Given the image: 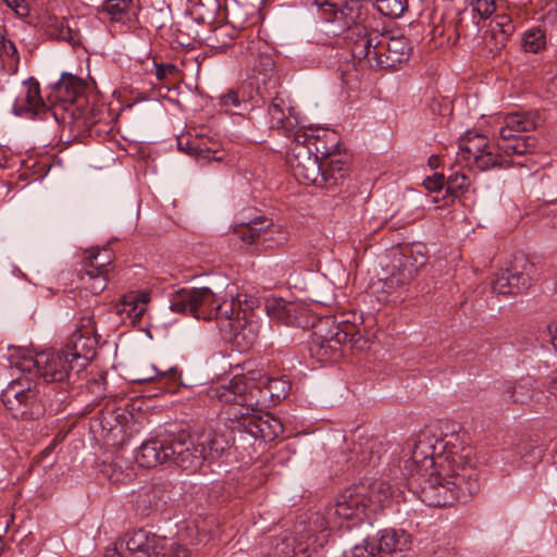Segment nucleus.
Segmentation results:
<instances>
[{"instance_id": "6e6d98bb", "label": "nucleus", "mask_w": 557, "mask_h": 557, "mask_svg": "<svg viewBox=\"0 0 557 557\" xmlns=\"http://www.w3.org/2000/svg\"><path fill=\"white\" fill-rule=\"evenodd\" d=\"M535 451H537V456L531 461V463H534V462H536L537 459H540L542 449H540L531 444H525L519 448L518 453L521 455L522 458H525L529 453H535Z\"/></svg>"}, {"instance_id": "f704fd0d", "label": "nucleus", "mask_w": 557, "mask_h": 557, "mask_svg": "<svg viewBox=\"0 0 557 557\" xmlns=\"http://www.w3.org/2000/svg\"><path fill=\"white\" fill-rule=\"evenodd\" d=\"M147 296L141 295H125L115 306L119 314L126 313L128 317H140L146 310Z\"/></svg>"}, {"instance_id": "a211bd4d", "label": "nucleus", "mask_w": 557, "mask_h": 557, "mask_svg": "<svg viewBox=\"0 0 557 557\" xmlns=\"http://www.w3.org/2000/svg\"><path fill=\"white\" fill-rule=\"evenodd\" d=\"M539 125V115L533 112H512L503 117L498 129L499 140L497 143H515L521 138L522 133L535 129Z\"/></svg>"}, {"instance_id": "7ed1b4c3", "label": "nucleus", "mask_w": 557, "mask_h": 557, "mask_svg": "<svg viewBox=\"0 0 557 557\" xmlns=\"http://www.w3.org/2000/svg\"><path fill=\"white\" fill-rule=\"evenodd\" d=\"M170 309L196 319L215 320L223 336L244 348L258 339L259 325L252 315L248 317L233 300L219 301L209 287L178 289L170 298Z\"/></svg>"}, {"instance_id": "9b49d317", "label": "nucleus", "mask_w": 557, "mask_h": 557, "mask_svg": "<svg viewBox=\"0 0 557 557\" xmlns=\"http://www.w3.org/2000/svg\"><path fill=\"white\" fill-rule=\"evenodd\" d=\"M126 548L133 557H189L188 549L180 543L143 529L126 535Z\"/></svg>"}, {"instance_id": "79ce46f5", "label": "nucleus", "mask_w": 557, "mask_h": 557, "mask_svg": "<svg viewBox=\"0 0 557 557\" xmlns=\"http://www.w3.org/2000/svg\"><path fill=\"white\" fill-rule=\"evenodd\" d=\"M375 8L383 15L399 17L407 9V0H375Z\"/></svg>"}, {"instance_id": "ea45409f", "label": "nucleus", "mask_w": 557, "mask_h": 557, "mask_svg": "<svg viewBox=\"0 0 557 557\" xmlns=\"http://www.w3.org/2000/svg\"><path fill=\"white\" fill-rule=\"evenodd\" d=\"M545 34L541 28L528 29L522 37V48L527 52L537 53L545 48Z\"/></svg>"}, {"instance_id": "49530a36", "label": "nucleus", "mask_w": 557, "mask_h": 557, "mask_svg": "<svg viewBox=\"0 0 557 557\" xmlns=\"http://www.w3.org/2000/svg\"><path fill=\"white\" fill-rule=\"evenodd\" d=\"M471 7L470 11L482 20L488 18L496 9L494 0H471Z\"/></svg>"}, {"instance_id": "423d86ee", "label": "nucleus", "mask_w": 557, "mask_h": 557, "mask_svg": "<svg viewBox=\"0 0 557 557\" xmlns=\"http://www.w3.org/2000/svg\"><path fill=\"white\" fill-rule=\"evenodd\" d=\"M368 491L366 482L348 486L336 496L334 503L325 506L323 511L310 516V525L313 524L318 530L314 545L324 546L330 531L343 528L345 522L358 524L367 518L370 511Z\"/></svg>"}, {"instance_id": "e2e57ef3", "label": "nucleus", "mask_w": 557, "mask_h": 557, "mask_svg": "<svg viewBox=\"0 0 557 557\" xmlns=\"http://www.w3.org/2000/svg\"><path fill=\"white\" fill-rule=\"evenodd\" d=\"M152 370L154 374H150V372H147V375L139 377L138 381H152L156 377L160 376V374H158L159 371L154 367L152 368Z\"/></svg>"}, {"instance_id": "f257e3e1", "label": "nucleus", "mask_w": 557, "mask_h": 557, "mask_svg": "<svg viewBox=\"0 0 557 557\" xmlns=\"http://www.w3.org/2000/svg\"><path fill=\"white\" fill-rule=\"evenodd\" d=\"M327 34L347 33L352 57L361 69L396 70L409 60L411 46L405 36H389L367 25L357 24L361 4L358 0H314Z\"/></svg>"}, {"instance_id": "9d476101", "label": "nucleus", "mask_w": 557, "mask_h": 557, "mask_svg": "<svg viewBox=\"0 0 557 557\" xmlns=\"http://www.w3.org/2000/svg\"><path fill=\"white\" fill-rule=\"evenodd\" d=\"M23 372L35 373L47 383H73L81 373L73 360L63 351H42L24 356L16 364Z\"/></svg>"}, {"instance_id": "de8ad7c7", "label": "nucleus", "mask_w": 557, "mask_h": 557, "mask_svg": "<svg viewBox=\"0 0 557 557\" xmlns=\"http://www.w3.org/2000/svg\"><path fill=\"white\" fill-rule=\"evenodd\" d=\"M154 506H157L154 494H151L150 492L140 494L136 500L137 510L144 516H148Z\"/></svg>"}, {"instance_id": "1a4fd4ad", "label": "nucleus", "mask_w": 557, "mask_h": 557, "mask_svg": "<svg viewBox=\"0 0 557 557\" xmlns=\"http://www.w3.org/2000/svg\"><path fill=\"white\" fill-rule=\"evenodd\" d=\"M366 344L367 341L359 334L357 326L343 320L333 322L329 329H324L323 323L319 324L313 333L310 349L320 361L334 362L341 358L344 346L362 349Z\"/></svg>"}, {"instance_id": "f3484780", "label": "nucleus", "mask_w": 557, "mask_h": 557, "mask_svg": "<svg viewBox=\"0 0 557 557\" xmlns=\"http://www.w3.org/2000/svg\"><path fill=\"white\" fill-rule=\"evenodd\" d=\"M86 329L75 330L63 351L69 356L75 363V368H79L81 371L85 369L88 362L95 356L96 339L94 335V327L85 325Z\"/></svg>"}, {"instance_id": "69168bd1", "label": "nucleus", "mask_w": 557, "mask_h": 557, "mask_svg": "<svg viewBox=\"0 0 557 557\" xmlns=\"http://www.w3.org/2000/svg\"><path fill=\"white\" fill-rule=\"evenodd\" d=\"M437 158L435 156H432L430 159H429V164L431 166H436L437 165Z\"/></svg>"}, {"instance_id": "c9c22d12", "label": "nucleus", "mask_w": 557, "mask_h": 557, "mask_svg": "<svg viewBox=\"0 0 557 557\" xmlns=\"http://www.w3.org/2000/svg\"><path fill=\"white\" fill-rule=\"evenodd\" d=\"M288 239V234L278 225L262 224V231L260 233V244L265 249H272L281 246Z\"/></svg>"}, {"instance_id": "2eb2a0df", "label": "nucleus", "mask_w": 557, "mask_h": 557, "mask_svg": "<svg viewBox=\"0 0 557 557\" xmlns=\"http://www.w3.org/2000/svg\"><path fill=\"white\" fill-rule=\"evenodd\" d=\"M265 311L271 320L296 327H313L314 319L305 304L271 297L265 300Z\"/></svg>"}, {"instance_id": "5701e85b", "label": "nucleus", "mask_w": 557, "mask_h": 557, "mask_svg": "<svg viewBox=\"0 0 557 557\" xmlns=\"http://www.w3.org/2000/svg\"><path fill=\"white\" fill-rule=\"evenodd\" d=\"M412 281V272H403L399 269L392 268L388 276L377 282L379 299L383 301L397 302L403 299L407 286Z\"/></svg>"}, {"instance_id": "2f4dec72", "label": "nucleus", "mask_w": 557, "mask_h": 557, "mask_svg": "<svg viewBox=\"0 0 557 557\" xmlns=\"http://www.w3.org/2000/svg\"><path fill=\"white\" fill-rule=\"evenodd\" d=\"M451 23L457 37H470L479 32V21L468 9L458 11Z\"/></svg>"}, {"instance_id": "e433bc0d", "label": "nucleus", "mask_w": 557, "mask_h": 557, "mask_svg": "<svg viewBox=\"0 0 557 557\" xmlns=\"http://www.w3.org/2000/svg\"><path fill=\"white\" fill-rule=\"evenodd\" d=\"M265 220H252L248 223H242L234 228V234L245 245H257L260 244V233L262 231V224Z\"/></svg>"}, {"instance_id": "ddd939ff", "label": "nucleus", "mask_w": 557, "mask_h": 557, "mask_svg": "<svg viewBox=\"0 0 557 557\" xmlns=\"http://www.w3.org/2000/svg\"><path fill=\"white\" fill-rule=\"evenodd\" d=\"M288 164L295 178L306 185L324 186L322 163L311 149L296 139L290 148Z\"/></svg>"}, {"instance_id": "7c9ffc66", "label": "nucleus", "mask_w": 557, "mask_h": 557, "mask_svg": "<svg viewBox=\"0 0 557 557\" xmlns=\"http://www.w3.org/2000/svg\"><path fill=\"white\" fill-rule=\"evenodd\" d=\"M504 393L513 403L527 404L535 398L534 381L532 379H522L513 384H508Z\"/></svg>"}, {"instance_id": "a19ab883", "label": "nucleus", "mask_w": 557, "mask_h": 557, "mask_svg": "<svg viewBox=\"0 0 557 557\" xmlns=\"http://www.w3.org/2000/svg\"><path fill=\"white\" fill-rule=\"evenodd\" d=\"M447 193L454 197H458L468 190L470 186V177L463 172H456L448 176Z\"/></svg>"}, {"instance_id": "5fc2aeb1", "label": "nucleus", "mask_w": 557, "mask_h": 557, "mask_svg": "<svg viewBox=\"0 0 557 557\" xmlns=\"http://www.w3.org/2000/svg\"><path fill=\"white\" fill-rule=\"evenodd\" d=\"M4 2L17 15L25 16L28 14V7L25 0H4Z\"/></svg>"}, {"instance_id": "72a5a7b5", "label": "nucleus", "mask_w": 557, "mask_h": 557, "mask_svg": "<svg viewBox=\"0 0 557 557\" xmlns=\"http://www.w3.org/2000/svg\"><path fill=\"white\" fill-rule=\"evenodd\" d=\"M112 251L107 248L102 249H90L86 251L85 257V268L84 269H94L95 272H104V274L109 273V268L112 263Z\"/></svg>"}, {"instance_id": "6e6552de", "label": "nucleus", "mask_w": 557, "mask_h": 557, "mask_svg": "<svg viewBox=\"0 0 557 557\" xmlns=\"http://www.w3.org/2000/svg\"><path fill=\"white\" fill-rule=\"evenodd\" d=\"M226 406L225 419L230 422V429L239 433H246L255 440L263 442L274 441L282 432L283 424L270 412L263 411V406L239 404H222Z\"/></svg>"}, {"instance_id": "c03bdc74", "label": "nucleus", "mask_w": 557, "mask_h": 557, "mask_svg": "<svg viewBox=\"0 0 557 557\" xmlns=\"http://www.w3.org/2000/svg\"><path fill=\"white\" fill-rule=\"evenodd\" d=\"M129 9L127 0H107L103 10L108 13L112 21L120 22L124 18Z\"/></svg>"}, {"instance_id": "aec40b11", "label": "nucleus", "mask_w": 557, "mask_h": 557, "mask_svg": "<svg viewBox=\"0 0 557 557\" xmlns=\"http://www.w3.org/2000/svg\"><path fill=\"white\" fill-rule=\"evenodd\" d=\"M44 108L39 83L34 78L23 82L22 89L13 104V113L17 116L34 117Z\"/></svg>"}, {"instance_id": "680f3d73", "label": "nucleus", "mask_w": 557, "mask_h": 557, "mask_svg": "<svg viewBox=\"0 0 557 557\" xmlns=\"http://www.w3.org/2000/svg\"><path fill=\"white\" fill-rule=\"evenodd\" d=\"M84 325H87V326H92L95 329V325H94V322H92V318L91 317H84L81 319V322H79V326L77 327V330H82L83 332L85 331L86 326Z\"/></svg>"}, {"instance_id": "f8f14e48", "label": "nucleus", "mask_w": 557, "mask_h": 557, "mask_svg": "<svg viewBox=\"0 0 557 557\" xmlns=\"http://www.w3.org/2000/svg\"><path fill=\"white\" fill-rule=\"evenodd\" d=\"M535 267L524 256L516 257L510 267L502 269L492 282V289L499 295H516L528 289Z\"/></svg>"}, {"instance_id": "4be33fe9", "label": "nucleus", "mask_w": 557, "mask_h": 557, "mask_svg": "<svg viewBox=\"0 0 557 557\" xmlns=\"http://www.w3.org/2000/svg\"><path fill=\"white\" fill-rule=\"evenodd\" d=\"M411 545V536L405 530L385 529L380 532L375 552L383 557H405Z\"/></svg>"}, {"instance_id": "774afa93", "label": "nucleus", "mask_w": 557, "mask_h": 557, "mask_svg": "<svg viewBox=\"0 0 557 557\" xmlns=\"http://www.w3.org/2000/svg\"><path fill=\"white\" fill-rule=\"evenodd\" d=\"M367 445H368V447L372 450V449H373V447H374V442H373V441L368 442V443H367Z\"/></svg>"}, {"instance_id": "052dcab7", "label": "nucleus", "mask_w": 557, "mask_h": 557, "mask_svg": "<svg viewBox=\"0 0 557 557\" xmlns=\"http://www.w3.org/2000/svg\"><path fill=\"white\" fill-rule=\"evenodd\" d=\"M547 389L552 395L557 397V373L550 379Z\"/></svg>"}, {"instance_id": "4d7b16f0", "label": "nucleus", "mask_w": 557, "mask_h": 557, "mask_svg": "<svg viewBox=\"0 0 557 557\" xmlns=\"http://www.w3.org/2000/svg\"><path fill=\"white\" fill-rule=\"evenodd\" d=\"M312 301L318 304V305H322V306H325V307H331L335 299H334V296L333 294H329V295H325V296H317L314 298H312Z\"/></svg>"}, {"instance_id": "bf43d9fd", "label": "nucleus", "mask_w": 557, "mask_h": 557, "mask_svg": "<svg viewBox=\"0 0 557 557\" xmlns=\"http://www.w3.org/2000/svg\"><path fill=\"white\" fill-rule=\"evenodd\" d=\"M161 377L169 380L170 382H175L178 379V372L175 368H170L168 371L158 372Z\"/></svg>"}, {"instance_id": "a18cd8bd", "label": "nucleus", "mask_w": 557, "mask_h": 557, "mask_svg": "<svg viewBox=\"0 0 557 557\" xmlns=\"http://www.w3.org/2000/svg\"><path fill=\"white\" fill-rule=\"evenodd\" d=\"M488 27L487 32L502 34L505 35V37H510L515 29L510 17L506 14L496 15V17L490 22Z\"/></svg>"}, {"instance_id": "dca6fc26", "label": "nucleus", "mask_w": 557, "mask_h": 557, "mask_svg": "<svg viewBox=\"0 0 557 557\" xmlns=\"http://www.w3.org/2000/svg\"><path fill=\"white\" fill-rule=\"evenodd\" d=\"M172 433L159 434L145 441L136 451L135 459L143 468H154L171 462Z\"/></svg>"}, {"instance_id": "09e8293b", "label": "nucleus", "mask_w": 557, "mask_h": 557, "mask_svg": "<svg viewBox=\"0 0 557 557\" xmlns=\"http://www.w3.org/2000/svg\"><path fill=\"white\" fill-rule=\"evenodd\" d=\"M344 557H376L375 546L368 542L366 545H355Z\"/></svg>"}, {"instance_id": "393cba45", "label": "nucleus", "mask_w": 557, "mask_h": 557, "mask_svg": "<svg viewBox=\"0 0 557 557\" xmlns=\"http://www.w3.org/2000/svg\"><path fill=\"white\" fill-rule=\"evenodd\" d=\"M457 161L469 168H476L481 171H486L497 166H504L507 162L506 158H503L500 153L487 152L483 154H476L467 144L460 138L458 143Z\"/></svg>"}, {"instance_id": "0e129e2a", "label": "nucleus", "mask_w": 557, "mask_h": 557, "mask_svg": "<svg viewBox=\"0 0 557 557\" xmlns=\"http://www.w3.org/2000/svg\"><path fill=\"white\" fill-rule=\"evenodd\" d=\"M456 556V553H445L444 550H441L440 552V555L438 557H455Z\"/></svg>"}, {"instance_id": "603ef678", "label": "nucleus", "mask_w": 557, "mask_h": 557, "mask_svg": "<svg viewBox=\"0 0 557 557\" xmlns=\"http://www.w3.org/2000/svg\"><path fill=\"white\" fill-rule=\"evenodd\" d=\"M445 178L442 174H434L423 181L424 187L430 191H438L443 188Z\"/></svg>"}, {"instance_id": "4468645a", "label": "nucleus", "mask_w": 557, "mask_h": 557, "mask_svg": "<svg viewBox=\"0 0 557 557\" xmlns=\"http://www.w3.org/2000/svg\"><path fill=\"white\" fill-rule=\"evenodd\" d=\"M318 530L313 524L300 521L296 525V536H283L272 549V557H312L323 546L314 545Z\"/></svg>"}, {"instance_id": "4c0bfd02", "label": "nucleus", "mask_w": 557, "mask_h": 557, "mask_svg": "<svg viewBox=\"0 0 557 557\" xmlns=\"http://www.w3.org/2000/svg\"><path fill=\"white\" fill-rule=\"evenodd\" d=\"M509 37L502 34L486 32L482 39V50L486 57L495 58L505 49Z\"/></svg>"}, {"instance_id": "f03ea898", "label": "nucleus", "mask_w": 557, "mask_h": 557, "mask_svg": "<svg viewBox=\"0 0 557 557\" xmlns=\"http://www.w3.org/2000/svg\"><path fill=\"white\" fill-rule=\"evenodd\" d=\"M441 458L438 468L428 475L408 482L409 491L426 506L446 507L455 502L466 503L481 490V473L474 450L450 459Z\"/></svg>"}, {"instance_id": "bb28decb", "label": "nucleus", "mask_w": 557, "mask_h": 557, "mask_svg": "<svg viewBox=\"0 0 557 557\" xmlns=\"http://www.w3.org/2000/svg\"><path fill=\"white\" fill-rule=\"evenodd\" d=\"M536 143V138L531 135H523L521 138H518L515 143H497V153H500L503 158L507 159V162L503 168H508L511 165L523 166L524 164L520 161H515L513 157H520L523 154L531 153L532 150L535 148Z\"/></svg>"}, {"instance_id": "338daca9", "label": "nucleus", "mask_w": 557, "mask_h": 557, "mask_svg": "<svg viewBox=\"0 0 557 557\" xmlns=\"http://www.w3.org/2000/svg\"><path fill=\"white\" fill-rule=\"evenodd\" d=\"M554 295L557 297V274L554 281Z\"/></svg>"}, {"instance_id": "0eeeda50", "label": "nucleus", "mask_w": 557, "mask_h": 557, "mask_svg": "<svg viewBox=\"0 0 557 557\" xmlns=\"http://www.w3.org/2000/svg\"><path fill=\"white\" fill-rule=\"evenodd\" d=\"M230 448L224 435L209 432L193 438L186 432L172 433L171 462L183 470L195 472L206 460L220 458Z\"/></svg>"}, {"instance_id": "b1692460", "label": "nucleus", "mask_w": 557, "mask_h": 557, "mask_svg": "<svg viewBox=\"0 0 557 557\" xmlns=\"http://www.w3.org/2000/svg\"><path fill=\"white\" fill-rule=\"evenodd\" d=\"M177 144L180 148L186 149L187 153L207 162H221L225 157V152L220 150V143L208 136L196 135L195 138H186L185 143L184 138H178Z\"/></svg>"}, {"instance_id": "c756f323", "label": "nucleus", "mask_w": 557, "mask_h": 557, "mask_svg": "<svg viewBox=\"0 0 557 557\" xmlns=\"http://www.w3.org/2000/svg\"><path fill=\"white\" fill-rule=\"evenodd\" d=\"M426 263L425 255L414 247H406L401 250L399 258L395 259L394 268L403 272H412V278L418 273V270Z\"/></svg>"}, {"instance_id": "8fccbe9b", "label": "nucleus", "mask_w": 557, "mask_h": 557, "mask_svg": "<svg viewBox=\"0 0 557 557\" xmlns=\"http://www.w3.org/2000/svg\"><path fill=\"white\" fill-rule=\"evenodd\" d=\"M156 66V76L159 81H166L171 77H174L178 73V69L176 65L172 63L157 64Z\"/></svg>"}, {"instance_id": "6ab92c4d", "label": "nucleus", "mask_w": 557, "mask_h": 557, "mask_svg": "<svg viewBox=\"0 0 557 557\" xmlns=\"http://www.w3.org/2000/svg\"><path fill=\"white\" fill-rule=\"evenodd\" d=\"M36 400V394L32 388H21V384L16 382H12L2 393L3 405L15 418L33 416L32 408Z\"/></svg>"}, {"instance_id": "473e14b6", "label": "nucleus", "mask_w": 557, "mask_h": 557, "mask_svg": "<svg viewBox=\"0 0 557 557\" xmlns=\"http://www.w3.org/2000/svg\"><path fill=\"white\" fill-rule=\"evenodd\" d=\"M84 88L83 81L71 74H63L57 84L58 96L67 102L75 101L78 95L84 91Z\"/></svg>"}, {"instance_id": "58836bf2", "label": "nucleus", "mask_w": 557, "mask_h": 557, "mask_svg": "<svg viewBox=\"0 0 557 557\" xmlns=\"http://www.w3.org/2000/svg\"><path fill=\"white\" fill-rule=\"evenodd\" d=\"M82 281L86 289L92 295H97L107 287L108 274H104V272H95L94 269H84Z\"/></svg>"}, {"instance_id": "412c9836", "label": "nucleus", "mask_w": 557, "mask_h": 557, "mask_svg": "<svg viewBox=\"0 0 557 557\" xmlns=\"http://www.w3.org/2000/svg\"><path fill=\"white\" fill-rule=\"evenodd\" d=\"M315 149L320 152L324 161H322V173L325 177L324 185H336L347 175V162L337 153L338 145L335 141L331 147H326L322 141L318 143Z\"/></svg>"}, {"instance_id": "3c124183", "label": "nucleus", "mask_w": 557, "mask_h": 557, "mask_svg": "<svg viewBox=\"0 0 557 557\" xmlns=\"http://www.w3.org/2000/svg\"><path fill=\"white\" fill-rule=\"evenodd\" d=\"M103 557H133L126 548V539L107 549Z\"/></svg>"}, {"instance_id": "39448f33", "label": "nucleus", "mask_w": 557, "mask_h": 557, "mask_svg": "<svg viewBox=\"0 0 557 557\" xmlns=\"http://www.w3.org/2000/svg\"><path fill=\"white\" fill-rule=\"evenodd\" d=\"M409 458L404 465V474L410 479L418 475H428L438 468L441 458L466 455L467 450H474L468 442V436L461 431H453L441 437L421 432L416 438L407 443ZM450 459V458H447Z\"/></svg>"}, {"instance_id": "864d4df0", "label": "nucleus", "mask_w": 557, "mask_h": 557, "mask_svg": "<svg viewBox=\"0 0 557 557\" xmlns=\"http://www.w3.org/2000/svg\"><path fill=\"white\" fill-rule=\"evenodd\" d=\"M219 104L222 108L230 109L239 104V99L234 90H228L225 95L219 97Z\"/></svg>"}, {"instance_id": "13d9d810", "label": "nucleus", "mask_w": 557, "mask_h": 557, "mask_svg": "<svg viewBox=\"0 0 557 557\" xmlns=\"http://www.w3.org/2000/svg\"><path fill=\"white\" fill-rule=\"evenodd\" d=\"M547 331L550 336V343L554 349L557 351V320L548 324Z\"/></svg>"}, {"instance_id": "a878e982", "label": "nucleus", "mask_w": 557, "mask_h": 557, "mask_svg": "<svg viewBox=\"0 0 557 557\" xmlns=\"http://www.w3.org/2000/svg\"><path fill=\"white\" fill-rule=\"evenodd\" d=\"M261 97L271 98L269 107V115L271 121V127L277 129H289L293 126L292 112L293 108L289 100L282 95L277 89L271 90V95L262 90Z\"/></svg>"}, {"instance_id": "cd10ccee", "label": "nucleus", "mask_w": 557, "mask_h": 557, "mask_svg": "<svg viewBox=\"0 0 557 557\" xmlns=\"http://www.w3.org/2000/svg\"><path fill=\"white\" fill-rule=\"evenodd\" d=\"M257 89L260 95L262 90L271 95V90L278 89L280 79L274 71V61L269 55H261L253 67Z\"/></svg>"}, {"instance_id": "37998d69", "label": "nucleus", "mask_w": 557, "mask_h": 557, "mask_svg": "<svg viewBox=\"0 0 557 557\" xmlns=\"http://www.w3.org/2000/svg\"><path fill=\"white\" fill-rule=\"evenodd\" d=\"M466 144L476 153L483 154L487 152H498L497 145L490 146L488 140L484 135L481 134H467L465 137H461Z\"/></svg>"}, {"instance_id": "20e7f679", "label": "nucleus", "mask_w": 557, "mask_h": 557, "mask_svg": "<svg viewBox=\"0 0 557 557\" xmlns=\"http://www.w3.org/2000/svg\"><path fill=\"white\" fill-rule=\"evenodd\" d=\"M289 387V383L281 377H271L261 370H252L211 385L207 395L219 404L270 407L284 399Z\"/></svg>"}, {"instance_id": "c85d7f7f", "label": "nucleus", "mask_w": 557, "mask_h": 557, "mask_svg": "<svg viewBox=\"0 0 557 557\" xmlns=\"http://www.w3.org/2000/svg\"><path fill=\"white\" fill-rule=\"evenodd\" d=\"M369 487V510L375 511L387 506L394 498H398L400 493L393 490L392 485L382 480L366 482Z\"/></svg>"}]
</instances>
